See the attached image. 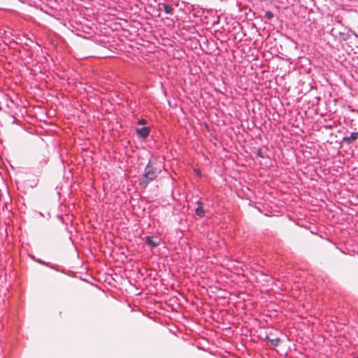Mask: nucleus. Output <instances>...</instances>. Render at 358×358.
<instances>
[{"label":"nucleus","instance_id":"f257e3e1","mask_svg":"<svg viewBox=\"0 0 358 358\" xmlns=\"http://www.w3.org/2000/svg\"><path fill=\"white\" fill-rule=\"evenodd\" d=\"M157 177V175L155 173V172H153L152 170V164L150 162L144 171V173L143 174L139 185L142 188H146L148 184L154 180Z\"/></svg>","mask_w":358,"mask_h":358},{"label":"nucleus","instance_id":"f03ea898","mask_svg":"<svg viewBox=\"0 0 358 358\" xmlns=\"http://www.w3.org/2000/svg\"><path fill=\"white\" fill-rule=\"evenodd\" d=\"M145 238L146 244L152 248L159 245L161 242V239L157 236H148Z\"/></svg>","mask_w":358,"mask_h":358},{"label":"nucleus","instance_id":"7ed1b4c3","mask_svg":"<svg viewBox=\"0 0 358 358\" xmlns=\"http://www.w3.org/2000/svg\"><path fill=\"white\" fill-rule=\"evenodd\" d=\"M136 132L139 137L145 138L150 134V129L149 127H144L140 129H137Z\"/></svg>","mask_w":358,"mask_h":358},{"label":"nucleus","instance_id":"20e7f679","mask_svg":"<svg viewBox=\"0 0 358 358\" xmlns=\"http://www.w3.org/2000/svg\"><path fill=\"white\" fill-rule=\"evenodd\" d=\"M358 138V132H352L350 136L344 137L343 141L350 144Z\"/></svg>","mask_w":358,"mask_h":358},{"label":"nucleus","instance_id":"39448f33","mask_svg":"<svg viewBox=\"0 0 358 358\" xmlns=\"http://www.w3.org/2000/svg\"><path fill=\"white\" fill-rule=\"evenodd\" d=\"M266 339L274 346L278 345L280 342V339L279 338H271L268 336H266Z\"/></svg>","mask_w":358,"mask_h":358},{"label":"nucleus","instance_id":"423d86ee","mask_svg":"<svg viewBox=\"0 0 358 358\" xmlns=\"http://www.w3.org/2000/svg\"><path fill=\"white\" fill-rule=\"evenodd\" d=\"M199 204V206L195 209V213L197 215L203 217L204 215V210L203 207L201 206V203Z\"/></svg>","mask_w":358,"mask_h":358},{"label":"nucleus","instance_id":"0eeeda50","mask_svg":"<svg viewBox=\"0 0 358 358\" xmlns=\"http://www.w3.org/2000/svg\"><path fill=\"white\" fill-rule=\"evenodd\" d=\"M169 330L170 333L173 334L176 336H177V333L178 331V328L177 326H175L173 324L170 325V327H169Z\"/></svg>","mask_w":358,"mask_h":358},{"label":"nucleus","instance_id":"6e6552de","mask_svg":"<svg viewBox=\"0 0 358 358\" xmlns=\"http://www.w3.org/2000/svg\"><path fill=\"white\" fill-rule=\"evenodd\" d=\"M173 8L168 5H164V10L166 13H172Z\"/></svg>","mask_w":358,"mask_h":358},{"label":"nucleus","instance_id":"1a4fd4ad","mask_svg":"<svg viewBox=\"0 0 358 358\" xmlns=\"http://www.w3.org/2000/svg\"><path fill=\"white\" fill-rule=\"evenodd\" d=\"M273 14L271 11H266L265 13V17L268 20H271L273 17Z\"/></svg>","mask_w":358,"mask_h":358},{"label":"nucleus","instance_id":"9d476101","mask_svg":"<svg viewBox=\"0 0 358 358\" xmlns=\"http://www.w3.org/2000/svg\"><path fill=\"white\" fill-rule=\"evenodd\" d=\"M152 170L153 172H155V173L158 176L161 173V169L159 167L154 166L152 164Z\"/></svg>","mask_w":358,"mask_h":358},{"label":"nucleus","instance_id":"9b49d317","mask_svg":"<svg viewBox=\"0 0 358 358\" xmlns=\"http://www.w3.org/2000/svg\"><path fill=\"white\" fill-rule=\"evenodd\" d=\"M137 123L139 125H145L147 124V120L145 119H140V120H138Z\"/></svg>","mask_w":358,"mask_h":358},{"label":"nucleus","instance_id":"f8f14e48","mask_svg":"<svg viewBox=\"0 0 358 358\" xmlns=\"http://www.w3.org/2000/svg\"><path fill=\"white\" fill-rule=\"evenodd\" d=\"M38 262L39 263L42 264L47 265V263H45V262H43V261H42V260H41V259H40V260H38Z\"/></svg>","mask_w":358,"mask_h":358},{"label":"nucleus","instance_id":"ddd939ff","mask_svg":"<svg viewBox=\"0 0 358 358\" xmlns=\"http://www.w3.org/2000/svg\"><path fill=\"white\" fill-rule=\"evenodd\" d=\"M355 358H358V357H355Z\"/></svg>","mask_w":358,"mask_h":358}]
</instances>
